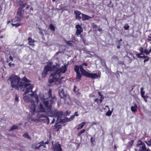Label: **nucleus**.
Instances as JSON below:
<instances>
[{
  "mask_svg": "<svg viewBox=\"0 0 151 151\" xmlns=\"http://www.w3.org/2000/svg\"><path fill=\"white\" fill-rule=\"evenodd\" d=\"M22 81L24 82H23V85L21 87L25 89L24 93L23 95V99L26 103H30V104L28 106V107L32 116L34 115L36 111L45 112L47 109L45 107V104H46L49 106L50 103L52 102V100L48 101L46 100L51 96V90H50L48 93L44 96L42 93L40 94L39 98L41 100L42 102L38 106L39 101V97L35 93L32 92V89L33 88V85L30 83H26L29 82L30 81L26 77L22 78Z\"/></svg>",
  "mask_w": 151,
  "mask_h": 151,
  "instance_id": "1",
  "label": "nucleus"
},
{
  "mask_svg": "<svg viewBox=\"0 0 151 151\" xmlns=\"http://www.w3.org/2000/svg\"><path fill=\"white\" fill-rule=\"evenodd\" d=\"M60 65L58 63H56L55 65H53L52 63L48 62L45 67L44 70L42 74V77H45L48 71L54 70V73L51 74L50 77L49 82L50 83L54 82L56 84L62 83L61 80L64 77H61L60 76L67 70L68 65L65 64L63 66L59 67Z\"/></svg>",
  "mask_w": 151,
  "mask_h": 151,
  "instance_id": "2",
  "label": "nucleus"
},
{
  "mask_svg": "<svg viewBox=\"0 0 151 151\" xmlns=\"http://www.w3.org/2000/svg\"><path fill=\"white\" fill-rule=\"evenodd\" d=\"M52 102H51L49 106L47 105L46 104H45V108L47 109L45 112L50 116H56L57 118V122H65L70 121L72 120L75 117V115L72 116L69 119H68L66 120L65 118V119H62V113L61 111H58L57 110L52 108L51 106V104L55 101L56 99L55 98H52Z\"/></svg>",
  "mask_w": 151,
  "mask_h": 151,
  "instance_id": "3",
  "label": "nucleus"
},
{
  "mask_svg": "<svg viewBox=\"0 0 151 151\" xmlns=\"http://www.w3.org/2000/svg\"><path fill=\"white\" fill-rule=\"evenodd\" d=\"M8 81L10 83L11 86L13 88H19L23 85V81L21 80L20 78L14 74L9 77Z\"/></svg>",
  "mask_w": 151,
  "mask_h": 151,
  "instance_id": "4",
  "label": "nucleus"
},
{
  "mask_svg": "<svg viewBox=\"0 0 151 151\" xmlns=\"http://www.w3.org/2000/svg\"><path fill=\"white\" fill-rule=\"evenodd\" d=\"M19 4L22 8H20L18 9L17 11V17L15 19L18 22H19L21 21V19L23 17L22 14V12H24L22 8L24 7L26 5L25 2H24L23 1H21L19 2Z\"/></svg>",
  "mask_w": 151,
  "mask_h": 151,
  "instance_id": "5",
  "label": "nucleus"
},
{
  "mask_svg": "<svg viewBox=\"0 0 151 151\" xmlns=\"http://www.w3.org/2000/svg\"><path fill=\"white\" fill-rule=\"evenodd\" d=\"M80 71L83 75L93 79L98 78L100 77L99 75H98L96 73H91L86 71L83 69L82 66L80 67Z\"/></svg>",
  "mask_w": 151,
  "mask_h": 151,
  "instance_id": "6",
  "label": "nucleus"
},
{
  "mask_svg": "<svg viewBox=\"0 0 151 151\" xmlns=\"http://www.w3.org/2000/svg\"><path fill=\"white\" fill-rule=\"evenodd\" d=\"M58 92L60 97L64 100L66 104H70L71 102L69 95L65 93L62 88H59Z\"/></svg>",
  "mask_w": 151,
  "mask_h": 151,
  "instance_id": "7",
  "label": "nucleus"
},
{
  "mask_svg": "<svg viewBox=\"0 0 151 151\" xmlns=\"http://www.w3.org/2000/svg\"><path fill=\"white\" fill-rule=\"evenodd\" d=\"M137 146V148H139V151H146L147 150L150 151V150L149 149H146L145 144L140 140L138 141Z\"/></svg>",
  "mask_w": 151,
  "mask_h": 151,
  "instance_id": "8",
  "label": "nucleus"
},
{
  "mask_svg": "<svg viewBox=\"0 0 151 151\" xmlns=\"http://www.w3.org/2000/svg\"><path fill=\"white\" fill-rule=\"evenodd\" d=\"M53 151H62L60 145L58 143L52 142Z\"/></svg>",
  "mask_w": 151,
  "mask_h": 151,
  "instance_id": "9",
  "label": "nucleus"
},
{
  "mask_svg": "<svg viewBox=\"0 0 151 151\" xmlns=\"http://www.w3.org/2000/svg\"><path fill=\"white\" fill-rule=\"evenodd\" d=\"M80 67L78 65L75 66L74 68V70L76 73L77 76L76 77V79L78 81H79L81 79V75L79 72V70H80Z\"/></svg>",
  "mask_w": 151,
  "mask_h": 151,
  "instance_id": "10",
  "label": "nucleus"
},
{
  "mask_svg": "<svg viewBox=\"0 0 151 151\" xmlns=\"http://www.w3.org/2000/svg\"><path fill=\"white\" fill-rule=\"evenodd\" d=\"M49 142H46L45 143L43 141L39 143L36 146H33V148L35 149H39L41 146H43L44 148L46 147L45 146V144H48Z\"/></svg>",
  "mask_w": 151,
  "mask_h": 151,
  "instance_id": "11",
  "label": "nucleus"
},
{
  "mask_svg": "<svg viewBox=\"0 0 151 151\" xmlns=\"http://www.w3.org/2000/svg\"><path fill=\"white\" fill-rule=\"evenodd\" d=\"M76 34L78 36L83 31V29L81 28V26L79 24H77L76 26Z\"/></svg>",
  "mask_w": 151,
  "mask_h": 151,
  "instance_id": "12",
  "label": "nucleus"
},
{
  "mask_svg": "<svg viewBox=\"0 0 151 151\" xmlns=\"http://www.w3.org/2000/svg\"><path fill=\"white\" fill-rule=\"evenodd\" d=\"M99 95L100 96L101 99L99 100L98 99H94V101L95 102H96L98 104L99 103H101L102 101V99L104 98V97L103 95H102L100 92H98Z\"/></svg>",
  "mask_w": 151,
  "mask_h": 151,
  "instance_id": "13",
  "label": "nucleus"
},
{
  "mask_svg": "<svg viewBox=\"0 0 151 151\" xmlns=\"http://www.w3.org/2000/svg\"><path fill=\"white\" fill-rule=\"evenodd\" d=\"M74 12L76 14V19H80L81 18V12L78 11L76 10L74 11Z\"/></svg>",
  "mask_w": 151,
  "mask_h": 151,
  "instance_id": "14",
  "label": "nucleus"
},
{
  "mask_svg": "<svg viewBox=\"0 0 151 151\" xmlns=\"http://www.w3.org/2000/svg\"><path fill=\"white\" fill-rule=\"evenodd\" d=\"M139 50L141 52V53L139 54H137V56L138 58H145L146 56H140L143 54V49L142 47H141L139 48Z\"/></svg>",
  "mask_w": 151,
  "mask_h": 151,
  "instance_id": "15",
  "label": "nucleus"
},
{
  "mask_svg": "<svg viewBox=\"0 0 151 151\" xmlns=\"http://www.w3.org/2000/svg\"><path fill=\"white\" fill-rule=\"evenodd\" d=\"M82 19L83 20H86L88 19L91 18L92 17H90L88 15H87L83 14H82Z\"/></svg>",
  "mask_w": 151,
  "mask_h": 151,
  "instance_id": "16",
  "label": "nucleus"
},
{
  "mask_svg": "<svg viewBox=\"0 0 151 151\" xmlns=\"http://www.w3.org/2000/svg\"><path fill=\"white\" fill-rule=\"evenodd\" d=\"M28 42L29 45L31 46H33L35 41L33 40L31 37H29L28 38Z\"/></svg>",
  "mask_w": 151,
  "mask_h": 151,
  "instance_id": "17",
  "label": "nucleus"
},
{
  "mask_svg": "<svg viewBox=\"0 0 151 151\" xmlns=\"http://www.w3.org/2000/svg\"><path fill=\"white\" fill-rule=\"evenodd\" d=\"M137 105L136 104H135L133 106H132L131 107V111L132 112H136L137 109Z\"/></svg>",
  "mask_w": 151,
  "mask_h": 151,
  "instance_id": "18",
  "label": "nucleus"
},
{
  "mask_svg": "<svg viewBox=\"0 0 151 151\" xmlns=\"http://www.w3.org/2000/svg\"><path fill=\"white\" fill-rule=\"evenodd\" d=\"M86 123L85 122H82L81 124H79L77 126V129L78 130L80 129H81L83 127L84 125L86 124Z\"/></svg>",
  "mask_w": 151,
  "mask_h": 151,
  "instance_id": "19",
  "label": "nucleus"
},
{
  "mask_svg": "<svg viewBox=\"0 0 151 151\" xmlns=\"http://www.w3.org/2000/svg\"><path fill=\"white\" fill-rule=\"evenodd\" d=\"M151 52V49L148 51L147 49H145L143 51V53H145L146 55L149 54Z\"/></svg>",
  "mask_w": 151,
  "mask_h": 151,
  "instance_id": "20",
  "label": "nucleus"
},
{
  "mask_svg": "<svg viewBox=\"0 0 151 151\" xmlns=\"http://www.w3.org/2000/svg\"><path fill=\"white\" fill-rule=\"evenodd\" d=\"M18 127V126L17 125H14L10 129L9 131H12L13 130L17 129Z\"/></svg>",
  "mask_w": 151,
  "mask_h": 151,
  "instance_id": "21",
  "label": "nucleus"
},
{
  "mask_svg": "<svg viewBox=\"0 0 151 151\" xmlns=\"http://www.w3.org/2000/svg\"><path fill=\"white\" fill-rule=\"evenodd\" d=\"M65 43L68 45L71 46L72 45L73 43V42L72 41H65Z\"/></svg>",
  "mask_w": 151,
  "mask_h": 151,
  "instance_id": "22",
  "label": "nucleus"
},
{
  "mask_svg": "<svg viewBox=\"0 0 151 151\" xmlns=\"http://www.w3.org/2000/svg\"><path fill=\"white\" fill-rule=\"evenodd\" d=\"M112 110H113V109H112ZM112 111H110V109H109L108 111L106 113V115L108 116H110L112 114Z\"/></svg>",
  "mask_w": 151,
  "mask_h": 151,
  "instance_id": "23",
  "label": "nucleus"
},
{
  "mask_svg": "<svg viewBox=\"0 0 151 151\" xmlns=\"http://www.w3.org/2000/svg\"><path fill=\"white\" fill-rule=\"evenodd\" d=\"M23 136L24 137L27 138L29 139H31L30 137L29 136V135H28V133H26L25 134H24L23 135Z\"/></svg>",
  "mask_w": 151,
  "mask_h": 151,
  "instance_id": "24",
  "label": "nucleus"
},
{
  "mask_svg": "<svg viewBox=\"0 0 151 151\" xmlns=\"http://www.w3.org/2000/svg\"><path fill=\"white\" fill-rule=\"evenodd\" d=\"M60 128H61V127L60 125H55V129L56 130L58 131Z\"/></svg>",
  "mask_w": 151,
  "mask_h": 151,
  "instance_id": "25",
  "label": "nucleus"
},
{
  "mask_svg": "<svg viewBox=\"0 0 151 151\" xmlns=\"http://www.w3.org/2000/svg\"><path fill=\"white\" fill-rule=\"evenodd\" d=\"M85 131V129H83L77 135L78 136H80L81 134L83 133Z\"/></svg>",
  "mask_w": 151,
  "mask_h": 151,
  "instance_id": "26",
  "label": "nucleus"
},
{
  "mask_svg": "<svg viewBox=\"0 0 151 151\" xmlns=\"http://www.w3.org/2000/svg\"><path fill=\"white\" fill-rule=\"evenodd\" d=\"M37 117L38 118H41L44 117H45V116L43 115H42L41 114H40L39 113L37 115Z\"/></svg>",
  "mask_w": 151,
  "mask_h": 151,
  "instance_id": "27",
  "label": "nucleus"
},
{
  "mask_svg": "<svg viewBox=\"0 0 151 151\" xmlns=\"http://www.w3.org/2000/svg\"><path fill=\"white\" fill-rule=\"evenodd\" d=\"M12 26V27H14L15 26L16 27H17L18 26H19L20 25V24H19L17 23L16 24H11Z\"/></svg>",
  "mask_w": 151,
  "mask_h": 151,
  "instance_id": "28",
  "label": "nucleus"
},
{
  "mask_svg": "<svg viewBox=\"0 0 151 151\" xmlns=\"http://www.w3.org/2000/svg\"><path fill=\"white\" fill-rule=\"evenodd\" d=\"M50 27L51 29L53 31H54L55 27L52 24H51L50 25Z\"/></svg>",
  "mask_w": 151,
  "mask_h": 151,
  "instance_id": "29",
  "label": "nucleus"
},
{
  "mask_svg": "<svg viewBox=\"0 0 151 151\" xmlns=\"http://www.w3.org/2000/svg\"><path fill=\"white\" fill-rule=\"evenodd\" d=\"M143 88H142L140 89L141 91V95L142 94H145V92L143 91Z\"/></svg>",
  "mask_w": 151,
  "mask_h": 151,
  "instance_id": "30",
  "label": "nucleus"
},
{
  "mask_svg": "<svg viewBox=\"0 0 151 151\" xmlns=\"http://www.w3.org/2000/svg\"><path fill=\"white\" fill-rule=\"evenodd\" d=\"M129 27L127 25H125L124 26V29L125 30L128 29Z\"/></svg>",
  "mask_w": 151,
  "mask_h": 151,
  "instance_id": "31",
  "label": "nucleus"
},
{
  "mask_svg": "<svg viewBox=\"0 0 151 151\" xmlns=\"http://www.w3.org/2000/svg\"><path fill=\"white\" fill-rule=\"evenodd\" d=\"M133 143V140H131V141H129V145L131 146L132 145Z\"/></svg>",
  "mask_w": 151,
  "mask_h": 151,
  "instance_id": "32",
  "label": "nucleus"
},
{
  "mask_svg": "<svg viewBox=\"0 0 151 151\" xmlns=\"http://www.w3.org/2000/svg\"><path fill=\"white\" fill-rule=\"evenodd\" d=\"M15 101L16 102H18L19 101V97L17 96H15Z\"/></svg>",
  "mask_w": 151,
  "mask_h": 151,
  "instance_id": "33",
  "label": "nucleus"
},
{
  "mask_svg": "<svg viewBox=\"0 0 151 151\" xmlns=\"http://www.w3.org/2000/svg\"><path fill=\"white\" fill-rule=\"evenodd\" d=\"M70 113V111H66L65 112V114H64V115H65V116H66L68 114H69Z\"/></svg>",
  "mask_w": 151,
  "mask_h": 151,
  "instance_id": "34",
  "label": "nucleus"
},
{
  "mask_svg": "<svg viewBox=\"0 0 151 151\" xmlns=\"http://www.w3.org/2000/svg\"><path fill=\"white\" fill-rule=\"evenodd\" d=\"M88 65L86 63H83V64H82L80 66H79L80 67H81V66H82V67L83 68V66L84 65L85 66H87Z\"/></svg>",
  "mask_w": 151,
  "mask_h": 151,
  "instance_id": "35",
  "label": "nucleus"
},
{
  "mask_svg": "<svg viewBox=\"0 0 151 151\" xmlns=\"http://www.w3.org/2000/svg\"><path fill=\"white\" fill-rule=\"evenodd\" d=\"M91 141L92 144H93L94 142V139H93L92 137H91Z\"/></svg>",
  "mask_w": 151,
  "mask_h": 151,
  "instance_id": "36",
  "label": "nucleus"
},
{
  "mask_svg": "<svg viewBox=\"0 0 151 151\" xmlns=\"http://www.w3.org/2000/svg\"><path fill=\"white\" fill-rule=\"evenodd\" d=\"M147 40L149 41H151V36H148V38L147 39Z\"/></svg>",
  "mask_w": 151,
  "mask_h": 151,
  "instance_id": "37",
  "label": "nucleus"
},
{
  "mask_svg": "<svg viewBox=\"0 0 151 151\" xmlns=\"http://www.w3.org/2000/svg\"><path fill=\"white\" fill-rule=\"evenodd\" d=\"M9 59L11 61H13V58L12 56H10L9 57Z\"/></svg>",
  "mask_w": 151,
  "mask_h": 151,
  "instance_id": "38",
  "label": "nucleus"
},
{
  "mask_svg": "<svg viewBox=\"0 0 151 151\" xmlns=\"http://www.w3.org/2000/svg\"><path fill=\"white\" fill-rule=\"evenodd\" d=\"M74 115H75V116H78V112H75V114Z\"/></svg>",
  "mask_w": 151,
  "mask_h": 151,
  "instance_id": "39",
  "label": "nucleus"
},
{
  "mask_svg": "<svg viewBox=\"0 0 151 151\" xmlns=\"http://www.w3.org/2000/svg\"><path fill=\"white\" fill-rule=\"evenodd\" d=\"M9 65L10 67H11L12 65H14V64H12L11 63H9Z\"/></svg>",
  "mask_w": 151,
  "mask_h": 151,
  "instance_id": "40",
  "label": "nucleus"
},
{
  "mask_svg": "<svg viewBox=\"0 0 151 151\" xmlns=\"http://www.w3.org/2000/svg\"><path fill=\"white\" fill-rule=\"evenodd\" d=\"M55 119H53L52 121L51 122V124L53 123L54 122H55Z\"/></svg>",
  "mask_w": 151,
  "mask_h": 151,
  "instance_id": "41",
  "label": "nucleus"
},
{
  "mask_svg": "<svg viewBox=\"0 0 151 151\" xmlns=\"http://www.w3.org/2000/svg\"><path fill=\"white\" fill-rule=\"evenodd\" d=\"M94 96V95L93 94H91L90 95L91 97H93Z\"/></svg>",
  "mask_w": 151,
  "mask_h": 151,
  "instance_id": "42",
  "label": "nucleus"
},
{
  "mask_svg": "<svg viewBox=\"0 0 151 151\" xmlns=\"http://www.w3.org/2000/svg\"><path fill=\"white\" fill-rule=\"evenodd\" d=\"M141 96L143 98H144L145 96L144 95V94H142L141 95Z\"/></svg>",
  "mask_w": 151,
  "mask_h": 151,
  "instance_id": "43",
  "label": "nucleus"
},
{
  "mask_svg": "<svg viewBox=\"0 0 151 151\" xmlns=\"http://www.w3.org/2000/svg\"><path fill=\"white\" fill-rule=\"evenodd\" d=\"M148 60V59H145L144 61V63H145Z\"/></svg>",
  "mask_w": 151,
  "mask_h": 151,
  "instance_id": "44",
  "label": "nucleus"
},
{
  "mask_svg": "<svg viewBox=\"0 0 151 151\" xmlns=\"http://www.w3.org/2000/svg\"><path fill=\"white\" fill-rule=\"evenodd\" d=\"M144 99V100H145V101L146 102H147V99H145V98H143Z\"/></svg>",
  "mask_w": 151,
  "mask_h": 151,
  "instance_id": "45",
  "label": "nucleus"
},
{
  "mask_svg": "<svg viewBox=\"0 0 151 151\" xmlns=\"http://www.w3.org/2000/svg\"><path fill=\"white\" fill-rule=\"evenodd\" d=\"M83 43H84V44L85 45H87V44H86L85 43V40L83 39Z\"/></svg>",
  "mask_w": 151,
  "mask_h": 151,
  "instance_id": "46",
  "label": "nucleus"
},
{
  "mask_svg": "<svg viewBox=\"0 0 151 151\" xmlns=\"http://www.w3.org/2000/svg\"><path fill=\"white\" fill-rule=\"evenodd\" d=\"M148 96L147 95L145 96L144 98L147 99L148 98Z\"/></svg>",
  "mask_w": 151,
  "mask_h": 151,
  "instance_id": "47",
  "label": "nucleus"
},
{
  "mask_svg": "<svg viewBox=\"0 0 151 151\" xmlns=\"http://www.w3.org/2000/svg\"><path fill=\"white\" fill-rule=\"evenodd\" d=\"M147 144L148 145H150L151 144L150 143V142L149 143H147Z\"/></svg>",
  "mask_w": 151,
  "mask_h": 151,
  "instance_id": "48",
  "label": "nucleus"
},
{
  "mask_svg": "<svg viewBox=\"0 0 151 151\" xmlns=\"http://www.w3.org/2000/svg\"><path fill=\"white\" fill-rule=\"evenodd\" d=\"M106 107H107L109 109H110L109 108L108 106H106Z\"/></svg>",
  "mask_w": 151,
  "mask_h": 151,
  "instance_id": "49",
  "label": "nucleus"
},
{
  "mask_svg": "<svg viewBox=\"0 0 151 151\" xmlns=\"http://www.w3.org/2000/svg\"><path fill=\"white\" fill-rule=\"evenodd\" d=\"M10 22V21H9L7 22V24H9Z\"/></svg>",
  "mask_w": 151,
  "mask_h": 151,
  "instance_id": "50",
  "label": "nucleus"
},
{
  "mask_svg": "<svg viewBox=\"0 0 151 151\" xmlns=\"http://www.w3.org/2000/svg\"><path fill=\"white\" fill-rule=\"evenodd\" d=\"M101 29H99V31H101Z\"/></svg>",
  "mask_w": 151,
  "mask_h": 151,
  "instance_id": "51",
  "label": "nucleus"
},
{
  "mask_svg": "<svg viewBox=\"0 0 151 151\" xmlns=\"http://www.w3.org/2000/svg\"><path fill=\"white\" fill-rule=\"evenodd\" d=\"M120 47L119 46H117V48H119Z\"/></svg>",
  "mask_w": 151,
  "mask_h": 151,
  "instance_id": "52",
  "label": "nucleus"
},
{
  "mask_svg": "<svg viewBox=\"0 0 151 151\" xmlns=\"http://www.w3.org/2000/svg\"><path fill=\"white\" fill-rule=\"evenodd\" d=\"M52 0V1L53 2H54V1H55V0Z\"/></svg>",
  "mask_w": 151,
  "mask_h": 151,
  "instance_id": "53",
  "label": "nucleus"
},
{
  "mask_svg": "<svg viewBox=\"0 0 151 151\" xmlns=\"http://www.w3.org/2000/svg\"><path fill=\"white\" fill-rule=\"evenodd\" d=\"M120 41H122V40L121 39H120Z\"/></svg>",
  "mask_w": 151,
  "mask_h": 151,
  "instance_id": "54",
  "label": "nucleus"
},
{
  "mask_svg": "<svg viewBox=\"0 0 151 151\" xmlns=\"http://www.w3.org/2000/svg\"><path fill=\"white\" fill-rule=\"evenodd\" d=\"M75 91V88L74 89V91Z\"/></svg>",
  "mask_w": 151,
  "mask_h": 151,
  "instance_id": "55",
  "label": "nucleus"
},
{
  "mask_svg": "<svg viewBox=\"0 0 151 151\" xmlns=\"http://www.w3.org/2000/svg\"><path fill=\"white\" fill-rule=\"evenodd\" d=\"M29 7L27 6V7L26 8H27H27H29Z\"/></svg>",
  "mask_w": 151,
  "mask_h": 151,
  "instance_id": "56",
  "label": "nucleus"
},
{
  "mask_svg": "<svg viewBox=\"0 0 151 151\" xmlns=\"http://www.w3.org/2000/svg\"><path fill=\"white\" fill-rule=\"evenodd\" d=\"M114 147L115 148H116V147L115 146Z\"/></svg>",
  "mask_w": 151,
  "mask_h": 151,
  "instance_id": "57",
  "label": "nucleus"
},
{
  "mask_svg": "<svg viewBox=\"0 0 151 151\" xmlns=\"http://www.w3.org/2000/svg\"><path fill=\"white\" fill-rule=\"evenodd\" d=\"M146 151H149L148 150H147Z\"/></svg>",
  "mask_w": 151,
  "mask_h": 151,
  "instance_id": "58",
  "label": "nucleus"
},
{
  "mask_svg": "<svg viewBox=\"0 0 151 151\" xmlns=\"http://www.w3.org/2000/svg\"><path fill=\"white\" fill-rule=\"evenodd\" d=\"M42 151H45L44 150H42Z\"/></svg>",
  "mask_w": 151,
  "mask_h": 151,
  "instance_id": "59",
  "label": "nucleus"
}]
</instances>
